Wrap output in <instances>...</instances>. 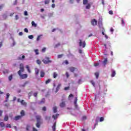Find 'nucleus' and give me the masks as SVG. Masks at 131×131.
<instances>
[{"label": "nucleus", "instance_id": "obj_1", "mask_svg": "<svg viewBox=\"0 0 131 131\" xmlns=\"http://www.w3.org/2000/svg\"><path fill=\"white\" fill-rule=\"evenodd\" d=\"M17 73L20 76V78H21V79H25V78H27V77H28V75H27V74H22L21 71H18Z\"/></svg>", "mask_w": 131, "mask_h": 131}, {"label": "nucleus", "instance_id": "obj_2", "mask_svg": "<svg viewBox=\"0 0 131 131\" xmlns=\"http://www.w3.org/2000/svg\"><path fill=\"white\" fill-rule=\"evenodd\" d=\"M59 106L60 108H64L66 106V99L65 98H63L61 99V102L60 103Z\"/></svg>", "mask_w": 131, "mask_h": 131}, {"label": "nucleus", "instance_id": "obj_3", "mask_svg": "<svg viewBox=\"0 0 131 131\" xmlns=\"http://www.w3.org/2000/svg\"><path fill=\"white\" fill-rule=\"evenodd\" d=\"M45 59H43L42 60V62H43L44 64H49V63H52V60H50V58L46 57H45Z\"/></svg>", "mask_w": 131, "mask_h": 131}, {"label": "nucleus", "instance_id": "obj_4", "mask_svg": "<svg viewBox=\"0 0 131 131\" xmlns=\"http://www.w3.org/2000/svg\"><path fill=\"white\" fill-rule=\"evenodd\" d=\"M79 47H82V48H85V46L86 45L85 43V41H83L82 42L81 39H79Z\"/></svg>", "mask_w": 131, "mask_h": 131}, {"label": "nucleus", "instance_id": "obj_5", "mask_svg": "<svg viewBox=\"0 0 131 131\" xmlns=\"http://www.w3.org/2000/svg\"><path fill=\"white\" fill-rule=\"evenodd\" d=\"M20 70L18 71H20V73H22V72H24V64L23 63L20 64V67H19Z\"/></svg>", "mask_w": 131, "mask_h": 131}, {"label": "nucleus", "instance_id": "obj_6", "mask_svg": "<svg viewBox=\"0 0 131 131\" xmlns=\"http://www.w3.org/2000/svg\"><path fill=\"white\" fill-rule=\"evenodd\" d=\"M97 21L96 20V19H94L92 20H91V24L93 26H96L97 25Z\"/></svg>", "mask_w": 131, "mask_h": 131}, {"label": "nucleus", "instance_id": "obj_7", "mask_svg": "<svg viewBox=\"0 0 131 131\" xmlns=\"http://www.w3.org/2000/svg\"><path fill=\"white\" fill-rule=\"evenodd\" d=\"M36 119L37 120V122H41V116L39 115L36 116Z\"/></svg>", "mask_w": 131, "mask_h": 131}, {"label": "nucleus", "instance_id": "obj_8", "mask_svg": "<svg viewBox=\"0 0 131 131\" xmlns=\"http://www.w3.org/2000/svg\"><path fill=\"white\" fill-rule=\"evenodd\" d=\"M28 83H29V81H26L23 84L20 85V88H25V86H26V85H27V84H28Z\"/></svg>", "mask_w": 131, "mask_h": 131}, {"label": "nucleus", "instance_id": "obj_9", "mask_svg": "<svg viewBox=\"0 0 131 131\" xmlns=\"http://www.w3.org/2000/svg\"><path fill=\"white\" fill-rule=\"evenodd\" d=\"M46 75V73L43 71H41L40 72V77H45Z\"/></svg>", "mask_w": 131, "mask_h": 131}, {"label": "nucleus", "instance_id": "obj_10", "mask_svg": "<svg viewBox=\"0 0 131 131\" xmlns=\"http://www.w3.org/2000/svg\"><path fill=\"white\" fill-rule=\"evenodd\" d=\"M60 88H61V84H58L56 88V90L55 91V93H58L59 92V90H60Z\"/></svg>", "mask_w": 131, "mask_h": 131}, {"label": "nucleus", "instance_id": "obj_11", "mask_svg": "<svg viewBox=\"0 0 131 131\" xmlns=\"http://www.w3.org/2000/svg\"><path fill=\"white\" fill-rule=\"evenodd\" d=\"M40 124H41V122H37V123H36V127L39 128V127H40Z\"/></svg>", "mask_w": 131, "mask_h": 131}, {"label": "nucleus", "instance_id": "obj_12", "mask_svg": "<svg viewBox=\"0 0 131 131\" xmlns=\"http://www.w3.org/2000/svg\"><path fill=\"white\" fill-rule=\"evenodd\" d=\"M21 118H22L21 116H17L15 117L14 120H16V121L19 120V119H21Z\"/></svg>", "mask_w": 131, "mask_h": 131}, {"label": "nucleus", "instance_id": "obj_13", "mask_svg": "<svg viewBox=\"0 0 131 131\" xmlns=\"http://www.w3.org/2000/svg\"><path fill=\"white\" fill-rule=\"evenodd\" d=\"M20 103L23 106H26L27 105V103L25 102L24 100H21V101H20Z\"/></svg>", "mask_w": 131, "mask_h": 131}, {"label": "nucleus", "instance_id": "obj_14", "mask_svg": "<svg viewBox=\"0 0 131 131\" xmlns=\"http://www.w3.org/2000/svg\"><path fill=\"white\" fill-rule=\"evenodd\" d=\"M38 73H39V70L37 68L35 69V74L36 75H38Z\"/></svg>", "mask_w": 131, "mask_h": 131}, {"label": "nucleus", "instance_id": "obj_15", "mask_svg": "<svg viewBox=\"0 0 131 131\" xmlns=\"http://www.w3.org/2000/svg\"><path fill=\"white\" fill-rule=\"evenodd\" d=\"M107 62H108L107 58H106L104 59V61H103V64L104 66H105L107 64Z\"/></svg>", "mask_w": 131, "mask_h": 131}, {"label": "nucleus", "instance_id": "obj_16", "mask_svg": "<svg viewBox=\"0 0 131 131\" xmlns=\"http://www.w3.org/2000/svg\"><path fill=\"white\" fill-rule=\"evenodd\" d=\"M59 114H57L55 115L52 116V118H54L55 120L58 118V117L59 116Z\"/></svg>", "mask_w": 131, "mask_h": 131}, {"label": "nucleus", "instance_id": "obj_17", "mask_svg": "<svg viewBox=\"0 0 131 131\" xmlns=\"http://www.w3.org/2000/svg\"><path fill=\"white\" fill-rule=\"evenodd\" d=\"M24 59H25V55H23L22 57H17V60H24Z\"/></svg>", "mask_w": 131, "mask_h": 131}, {"label": "nucleus", "instance_id": "obj_18", "mask_svg": "<svg viewBox=\"0 0 131 131\" xmlns=\"http://www.w3.org/2000/svg\"><path fill=\"white\" fill-rule=\"evenodd\" d=\"M56 122L53 124V125L52 126V129L53 131H56Z\"/></svg>", "mask_w": 131, "mask_h": 131}, {"label": "nucleus", "instance_id": "obj_19", "mask_svg": "<svg viewBox=\"0 0 131 131\" xmlns=\"http://www.w3.org/2000/svg\"><path fill=\"white\" fill-rule=\"evenodd\" d=\"M116 75V72H115V71H112V75H111L112 77H114V76H115Z\"/></svg>", "mask_w": 131, "mask_h": 131}, {"label": "nucleus", "instance_id": "obj_20", "mask_svg": "<svg viewBox=\"0 0 131 131\" xmlns=\"http://www.w3.org/2000/svg\"><path fill=\"white\" fill-rule=\"evenodd\" d=\"M31 24H32V26H33V27H36L37 26V25L36 24H35L34 21H32L31 22Z\"/></svg>", "mask_w": 131, "mask_h": 131}, {"label": "nucleus", "instance_id": "obj_21", "mask_svg": "<svg viewBox=\"0 0 131 131\" xmlns=\"http://www.w3.org/2000/svg\"><path fill=\"white\" fill-rule=\"evenodd\" d=\"M9 98H10V94L7 93L6 94V100H5V102H8V101L9 100Z\"/></svg>", "mask_w": 131, "mask_h": 131}, {"label": "nucleus", "instance_id": "obj_22", "mask_svg": "<svg viewBox=\"0 0 131 131\" xmlns=\"http://www.w3.org/2000/svg\"><path fill=\"white\" fill-rule=\"evenodd\" d=\"M9 120V117L8 115H5L4 117V121H8Z\"/></svg>", "mask_w": 131, "mask_h": 131}, {"label": "nucleus", "instance_id": "obj_23", "mask_svg": "<svg viewBox=\"0 0 131 131\" xmlns=\"http://www.w3.org/2000/svg\"><path fill=\"white\" fill-rule=\"evenodd\" d=\"M20 115L22 117V116H25V112H24V110H22L21 112H20Z\"/></svg>", "mask_w": 131, "mask_h": 131}, {"label": "nucleus", "instance_id": "obj_24", "mask_svg": "<svg viewBox=\"0 0 131 131\" xmlns=\"http://www.w3.org/2000/svg\"><path fill=\"white\" fill-rule=\"evenodd\" d=\"M70 70L71 72H74V71L75 70V68L71 67V68H70Z\"/></svg>", "mask_w": 131, "mask_h": 131}, {"label": "nucleus", "instance_id": "obj_25", "mask_svg": "<svg viewBox=\"0 0 131 131\" xmlns=\"http://www.w3.org/2000/svg\"><path fill=\"white\" fill-rule=\"evenodd\" d=\"M0 126H1V127H5V126H6V125H5V123L3 122H0Z\"/></svg>", "mask_w": 131, "mask_h": 131}, {"label": "nucleus", "instance_id": "obj_26", "mask_svg": "<svg viewBox=\"0 0 131 131\" xmlns=\"http://www.w3.org/2000/svg\"><path fill=\"white\" fill-rule=\"evenodd\" d=\"M52 81V79H48L46 81L45 83L46 84H48V83H50L51 81Z\"/></svg>", "mask_w": 131, "mask_h": 131}, {"label": "nucleus", "instance_id": "obj_27", "mask_svg": "<svg viewBox=\"0 0 131 131\" xmlns=\"http://www.w3.org/2000/svg\"><path fill=\"white\" fill-rule=\"evenodd\" d=\"M85 9H86L87 10H89V9H91V4H88L86 6Z\"/></svg>", "mask_w": 131, "mask_h": 131}, {"label": "nucleus", "instance_id": "obj_28", "mask_svg": "<svg viewBox=\"0 0 131 131\" xmlns=\"http://www.w3.org/2000/svg\"><path fill=\"white\" fill-rule=\"evenodd\" d=\"M8 79H9V81H11L13 79V75H10L8 77Z\"/></svg>", "mask_w": 131, "mask_h": 131}, {"label": "nucleus", "instance_id": "obj_29", "mask_svg": "<svg viewBox=\"0 0 131 131\" xmlns=\"http://www.w3.org/2000/svg\"><path fill=\"white\" fill-rule=\"evenodd\" d=\"M53 112L54 113H57V106L53 107Z\"/></svg>", "mask_w": 131, "mask_h": 131}, {"label": "nucleus", "instance_id": "obj_30", "mask_svg": "<svg viewBox=\"0 0 131 131\" xmlns=\"http://www.w3.org/2000/svg\"><path fill=\"white\" fill-rule=\"evenodd\" d=\"M36 63L38 64V65H40V64H41V61L39 60V59H37L36 60Z\"/></svg>", "mask_w": 131, "mask_h": 131}, {"label": "nucleus", "instance_id": "obj_31", "mask_svg": "<svg viewBox=\"0 0 131 131\" xmlns=\"http://www.w3.org/2000/svg\"><path fill=\"white\" fill-rule=\"evenodd\" d=\"M41 36H42V35H39V36H38L36 39L37 41H38V40L40 39V37H41Z\"/></svg>", "mask_w": 131, "mask_h": 131}, {"label": "nucleus", "instance_id": "obj_32", "mask_svg": "<svg viewBox=\"0 0 131 131\" xmlns=\"http://www.w3.org/2000/svg\"><path fill=\"white\" fill-rule=\"evenodd\" d=\"M95 75L96 78H99V73H98V72L95 73Z\"/></svg>", "mask_w": 131, "mask_h": 131}, {"label": "nucleus", "instance_id": "obj_33", "mask_svg": "<svg viewBox=\"0 0 131 131\" xmlns=\"http://www.w3.org/2000/svg\"><path fill=\"white\" fill-rule=\"evenodd\" d=\"M88 2L89 1L88 0H83V4L86 5V4H88Z\"/></svg>", "mask_w": 131, "mask_h": 131}, {"label": "nucleus", "instance_id": "obj_34", "mask_svg": "<svg viewBox=\"0 0 131 131\" xmlns=\"http://www.w3.org/2000/svg\"><path fill=\"white\" fill-rule=\"evenodd\" d=\"M57 76H58V74H56V72H54V73H53V77H54V78H56Z\"/></svg>", "mask_w": 131, "mask_h": 131}, {"label": "nucleus", "instance_id": "obj_35", "mask_svg": "<svg viewBox=\"0 0 131 131\" xmlns=\"http://www.w3.org/2000/svg\"><path fill=\"white\" fill-rule=\"evenodd\" d=\"M4 7H5L4 4H2L0 5V11H2V10H3V8H4Z\"/></svg>", "mask_w": 131, "mask_h": 131}, {"label": "nucleus", "instance_id": "obj_36", "mask_svg": "<svg viewBox=\"0 0 131 131\" xmlns=\"http://www.w3.org/2000/svg\"><path fill=\"white\" fill-rule=\"evenodd\" d=\"M74 104L75 105H76L77 104V97H76L75 98Z\"/></svg>", "mask_w": 131, "mask_h": 131}, {"label": "nucleus", "instance_id": "obj_37", "mask_svg": "<svg viewBox=\"0 0 131 131\" xmlns=\"http://www.w3.org/2000/svg\"><path fill=\"white\" fill-rule=\"evenodd\" d=\"M28 38H29L30 39H33V35H29V36H28Z\"/></svg>", "mask_w": 131, "mask_h": 131}, {"label": "nucleus", "instance_id": "obj_38", "mask_svg": "<svg viewBox=\"0 0 131 131\" xmlns=\"http://www.w3.org/2000/svg\"><path fill=\"white\" fill-rule=\"evenodd\" d=\"M34 52H35L36 55H38V54H39V53L38 52V50H37V49L35 50Z\"/></svg>", "mask_w": 131, "mask_h": 131}, {"label": "nucleus", "instance_id": "obj_39", "mask_svg": "<svg viewBox=\"0 0 131 131\" xmlns=\"http://www.w3.org/2000/svg\"><path fill=\"white\" fill-rule=\"evenodd\" d=\"M3 18H4V19L5 20H6V19H7V15L5 14H4L3 15Z\"/></svg>", "mask_w": 131, "mask_h": 131}, {"label": "nucleus", "instance_id": "obj_40", "mask_svg": "<svg viewBox=\"0 0 131 131\" xmlns=\"http://www.w3.org/2000/svg\"><path fill=\"white\" fill-rule=\"evenodd\" d=\"M103 120H104V117H101L100 118V120H99L100 122H102Z\"/></svg>", "mask_w": 131, "mask_h": 131}, {"label": "nucleus", "instance_id": "obj_41", "mask_svg": "<svg viewBox=\"0 0 131 131\" xmlns=\"http://www.w3.org/2000/svg\"><path fill=\"white\" fill-rule=\"evenodd\" d=\"M49 3H50V0H45V5H48Z\"/></svg>", "mask_w": 131, "mask_h": 131}, {"label": "nucleus", "instance_id": "obj_42", "mask_svg": "<svg viewBox=\"0 0 131 131\" xmlns=\"http://www.w3.org/2000/svg\"><path fill=\"white\" fill-rule=\"evenodd\" d=\"M46 101V99L45 98H43L41 101H40V103L42 104V103H45V101Z\"/></svg>", "mask_w": 131, "mask_h": 131}, {"label": "nucleus", "instance_id": "obj_43", "mask_svg": "<svg viewBox=\"0 0 131 131\" xmlns=\"http://www.w3.org/2000/svg\"><path fill=\"white\" fill-rule=\"evenodd\" d=\"M3 112H4V111L0 110V117H2V116H3Z\"/></svg>", "mask_w": 131, "mask_h": 131}, {"label": "nucleus", "instance_id": "obj_44", "mask_svg": "<svg viewBox=\"0 0 131 131\" xmlns=\"http://www.w3.org/2000/svg\"><path fill=\"white\" fill-rule=\"evenodd\" d=\"M42 111H47V107H46V106H43L42 108Z\"/></svg>", "mask_w": 131, "mask_h": 131}, {"label": "nucleus", "instance_id": "obj_45", "mask_svg": "<svg viewBox=\"0 0 131 131\" xmlns=\"http://www.w3.org/2000/svg\"><path fill=\"white\" fill-rule=\"evenodd\" d=\"M24 15L25 16H28V13L27 12V11H25Z\"/></svg>", "mask_w": 131, "mask_h": 131}, {"label": "nucleus", "instance_id": "obj_46", "mask_svg": "<svg viewBox=\"0 0 131 131\" xmlns=\"http://www.w3.org/2000/svg\"><path fill=\"white\" fill-rule=\"evenodd\" d=\"M108 13L110 15H113V11L112 10H110L109 11Z\"/></svg>", "mask_w": 131, "mask_h": 131}, {"label": "nucleus", "instance_id": "obj_47", "mask_svg": "<svg viewBox=\"0 0 131 131\" xmlns=\"http://www.w3.org/2000/svg\"><path fill=\"white\" fill-rule=\"evenodd\" d=\"M63 57V54H60L58 55V58L60 59V58H62Z\"/></svg>", "mask_w": 131, "mask_h": 131}, {"label": "nucleus", "instance_id": "obj_48", "mask_svg": "<svg viewBox=\"0 0 131 131\" xmlns=\"http://www.w3.org/2000/svg\"><path fill=\"white\" fill-rule=\"evenodd\" d=\"M29 128H30V126L29 125H27L26 129L29 130Z\"/></svg>", "mask_w": 131, "mask_h": 131}, {"label": "nucleus", "instance_id": "obj_49", "mask_svg": "<svg viewBox=\"0 0 131 131\" xmlns=\"http://www.w3.org/2000/svg\"><path fill=\"white\" fill-rule=\"evenodd\" d=\"M66 75L67 78H68V77H69V73H68V72H67L66 73Z\"/></svg>", "mask_w": 131, "mask_h": 131}, {"label": "nucleus", "instance_id": "obj_50", "mask_svg": "<svg viewBox=\"0 0 131 131\" xmlns=\"http://www.w3.org/2000/svg\"><path fill=\"white\" fill-rule=\"evenodd\" d=\"M31 94H32L31 92L29 93V94H28L29 99H30V98H31V97L32 96Z\"/></svg>", "mask_w": 131, "mask_h": 131}, {"label": "nucleus", "instance_id": "obj_51", "mask_svg": "<svg viewBox=\"0 0 131 131\" xmlns=\"http://www.w3.org/2000/svg\"><path fill=\"white\" fill-rule=\"evenodd\" d=\"M6 127H9L10 128H11V124H7L6 125Z\"/></svg>", "mask_w": 131, "mask_h": 131}, {"label": "nucleus", "instance_id": "obj_52", "mask_svg": "<svg viewBox=\"0 0 131 131\" xmlns=\"http://www.w3.org/2000/svg\"><path fill=\"white\" fill-rule=\"evenodd\" d=\"M121 24L122 25H124V20H123V19L122 18V20H121Z\"/></svg>", "mask_w": 131, "mask_h": 131}, {"label": "nucleus", "instance_id": "obj_53", "mask_svg": "<svg viewBox=\"0 0 131 131\" xmlns=\"http://www.w3.org/2000/svg\"><path fill=\"white\" fill-rule=\"evenodd\" d=\"M15 20H18V19H19V16H18V15H15Z\"/></svg>", "mask_w": 131, "mask_h": 131}, {"label": "nucleus", "instance_id": "obj_54", "mask_svg": "<svg viewBox=\"0 0 131 131\" xmlns=\"http://www.w3.org/2000/svg\"><path fill=\"white\" fill-rule=\"evenodd\" d=\"M46 48H43L41 50L42 53H45V52H46Z\"/></svg>", "mask_w": 131, "mask_h": 131}, {"label": "nucleus", "instance_id": "obj_55", "mask_svg": "<svg viewBox=\"0 0 131 131\" xmlns=\"http://www.w3.org/2000/svg\"><path fill=\"white\" fill-rule=\"evenodd\" d=\"M46 119L47 120H51V117H46Z\"/></svg>", "mask_w": 131, "mask_h": 131}, {"label": "nucleus", "instance_id": "obj_56", "mask_svg": "<svg viewBox=\"0 0 131 131\" xmlns=\"http://www.w3.org/2000/svg\"><path fill=\"white\" fill-rule=\"evenodd\" d=\"M91 83L93 85V86H95V82L94 81H91Z\"/></svg>", "mask_w": 131, "mask_h": 131}, {"label": "nucleus", "instance_id": "obj_57", "mask_svg": "<svg viewBox=\"0 0 131 131\" xmlns=\"http://www.w3.org/2000/svg\"><path fill=\"white\" fill-rule=\"evenodd\" d=\"M25 32H26L27 33H28V29L27 28H25L24 29Z\"/></svg>", "mask_w": 131, "mask_h": 131}, {"label": "nucleus", "instance_id": "obj_58", "mask_svg": "<svg viewBox=\"0 0 131 131\" xmlns=\"http://www.w3.org/2000/svg\"><path fill=\"white\" fill-rule=\"evenodd\" d=\"M64 63H65V64H66V65H68V64H69V62H68V60H67L64 61Z\"/></svg>", "mask_w": 131, "mask_h": 131}, {"label": "nucleus", "instance_id": "obj_59", "mask_svg": "<svg viewBox=\"0 0 131 131\" xmlns=\"http://www.w3.org/2000/svg\"><path fill=\"white\" fill-rule=\"evenodd\" d=\"M83 120H85L86 119V116H84L82 117Z\"/></svg>", "mask_w": 131, "mask_h": 131}, {"label": "nucleus", "instance_id": "obj_60", "mask_svg": "<svg viewBox=\"0 0 131 131\" xmlns=\"http://www.w3.org/2000/svg\"><path fill=\"white\" fill-rule=\"evenodd\" d=\"M110 31H111V32L113 33V31H114V29H113V28H111Z\"/></svg>", "mask_w": 131, "mask_h": 131}, {"label": "nucleus", "instance_id": "obj_61", "mask_svg": "<svg viewBox=\"0 0 131 131\" xmlns=\"http://www.w3.org/2000/svg\"><path fill=\"white\" fill-rule=\"evenodd\" d=\"M33 131H38L37 130L36 128L33 127Z\"/></svg>", "mask_w": 131, "mask_h": 131}, {"label": "nucleus", "instance_id": "obj_62", "mask_svg": "<svg viewBox=\"0 0 131 131\" xmlns=\"http://www.w3.org/2000/svg\"><path fill=\"white\" fill-rule=\"evenodd\" d=\"M5 107H9L10 106V104L9 103H6L5 104Z\"/></svg>", "mask_w": 131, "mask_h": 131}, {"label": "nucleus", "instance_id": "obj_63", "mask_svg": "<svg viewBox=\"0 0 131 131\" xmlns=\"http://www.w3.org/2000/svg\"><path fill=\"white\" fill-rule=\"evenodd\" d=\"M69 90V87L68 86V87H65L64 88V90L65 91H67V90Z\"/></svg>", "mask_w": 131, "mask_h": 131}, {"label": "nucleus", "instance_id": "obj_64", "mask_svg": "<svg viewBox=\"0 0 131 131\" xmlns=\"http://www.w3.org/2000/svg\"><path fill=\"white\" fill-rule=\"evenodd\" d=\"M34 96H35V97H37V93H34Z\"/></svg>", "mask_w": 131, "mask_h": 131}]
</instances>
